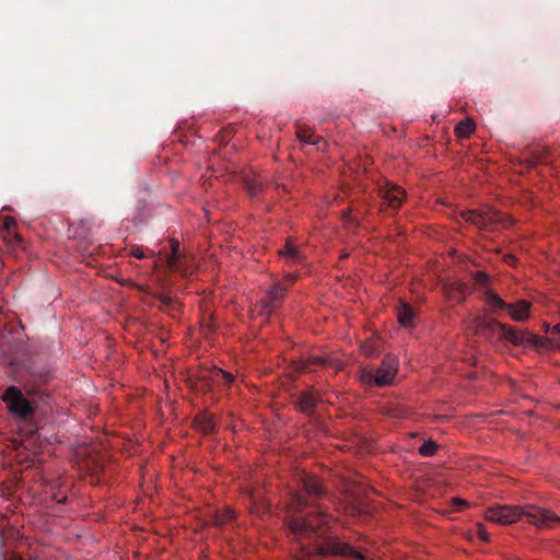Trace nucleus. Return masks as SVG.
I'll return each instance as SVG.
<instances>
[{
	"mask_svg": "<svg viewBox=\"0 0 560 560\" xmlns=\"http://www.w3.org/2000/svg\"><path fill=\"white\" fill-rule=\"evenodd\" d=\"M194 423L203 434H211L215 430V421L213 417L207 413L198 415L195 418Z\"/></svg>",
	"mask_w": 560,
	"mask_h": 560,
	"instance_id": "14",
	"label": "nucleus"
},
{
	"mask_svg": "<svg viewBox=\"0 0 560 560\" xmlns=\"http://www.w3.org/2000/svg\"><path fill=\"white\" fill-rule=\"evenodd\" d=\"M213 380L215 382H224L226 385H230L233 383L234 381V376L233 374L229 373V372H225L221 369H215V371L213 372Z\"/></svg>",
	"mask_w": 560,
	"mask_h": 560,
	"instance_id": "22",
	"label": "nucleus"
},
{
	"mask_svg": "<svg viewBox=\"0 0 560 560\" xmlns=\"http://www.w3.org/2000/svg\"><path fill=\"white\" fill-rule=\"evenodd\" d=\"M279 254L283 256L288 261L293 264H300L303 260L302 254L296 248V246L290 241H287L283 248L279 249Z\"/></svg>",
	"mask_w": 560,
	"mask_h": 560,
	"instance_id": "15",
	"label": "nucleus"
},
{
	"mask_svg": "<svg viewBox=\"0 0 560 560\" xmlns=\"http://www.w3.org/2000/svg\"><path fill=\"white\" fill-rule=\"evenodd\" d=\"M3 401L7 404L8 409L14 416L22 419H27L33 416L34 408L31 402L24 397L23 393L16 386H10L5 389Z\"/></svg>",
	"mask_w": 560,
	"mask_h": 560,
	"instance_id": "6",
	"label": "nucleus"
},
{
	"mask_svg": "<svg viewBox=\"0 0 560 560\" xmlns=\"http://www.w3.org/2000/svg\"><path fill=\"white\" fill-rule=\"evenodd\" d=\"M477 535L482 541H485V542L489 541V534L487 533V530L485 529V526L482 524H478Z\"/></svg>",
	"mask_w": 560,
	"mask_h": 560,
	"instance_id": "28",
	"label": "nucleus"
},
{
	"mask_svg": "<svg viewBox=\"0 0 560 560\" xmlns=\"http://www.w3.org/2000/svg\"><path fill=\"white\" fill-rule=\"evenodd\" d=\"M248 497H249V499H250L253 502H256V501H257V499H258V498H257V495H256L254 492H252V491H250V492H248Z\"/></svg>",
	"mask_w": 560,
	"mask_h": 560,
	"instance_id": "34",
	"label": "nucleus"
},
{
	"mask_svg": "<svg viewBox=\"0 0 560 560\" xmlns=\"http://www.w3.org/2000/svg\"><path fill=\"white\" fill-rule=\"evenodd\" d=\"M485 300L491 312L498 315H500L501 311H506L509 316L515 322H524L529 317L532 304L526 300L506 303L491 290L485 292Z\"/></svg>",
	"mask_w": 560,
	"mask_h": 560,
	"instance_id": "4",
	"label": "nucleus"
},
{
	"mask_svg": "<svg viewBox=\"0 0 560 560\" xmlns=\"http://www.w3.org/2000/svg\"><path fill=\"white\" fill-rule=\"evenodd\" d=\"M444 291L447 299L462 302L465 299L467 287L460 282H451L444 284Z\"/></svg>",
	"mask_w": 560,
	"mask_h": 560,
	"instance_id": "13",
	"label": "nucleus"
},
{
	"mask_svg": "<svg viewBox=\"0 0 560 560\" xmlns=\"http://www.w3.org/2000/svg\"><path fill=\"white\" fill-rule=\"evenodd\" d=\"M323 365V366H332L336 370L340 369L339 365L336 364L335 360L326 358V357H312L303 362H301L298 368L302 372H312L313 366Z\"/></svg>",
	"mask_w": 560,
	"mask_h": 560,
	"instance_id": "12",
	"label": "nucleus"
},
{
	"mask_svg": "<svg viewBox=\"0 0 560 560\" xmlns=\"http://www.w3.org/2000/svg\"><path fill=\"white\" fill-rule=\"evenodd\" d=\"M475 281L480 285H486L489 281V277L483 271H477L474 276Z\"/></svg>",
	"mask_w": 560,
	"mask_h": 560,
	"instance_id": "27",
	"label": "nucleus"
},
{
	"mask_svg": "<svg viewBox=\"0 0 560 560\" xmlns=\"http://www.w3.org/2000/svg\"><path fill=\"white\" fill-rule=\"evenodd\" d=\"M462 218L480 230L491 231L493 228L503 222V215L499 211L488 210H466L462 212Z\"/></svg>",
	"mask_w": 560,
	"mask_h": 560,
	"instance_id": "7",
	"label": "nucleus"
},
{
	"mask_svg": "<svg viewBox=\"0 0 560 560\" xmlns=\"http://www.w3.org/2000/svg\"><path fill=\"white\" fill-rule=\"evenodd\" d=\"M154 298L160 302V308L171 316H175V313L179 308V304L167 294H155Z\"/></svg>",
	"mask_w": 560,
	"mask_h": 560,
	"instance_id": "16",
	"label": "nucleus"
},
{
	"mask_svg": "<svg viewBox=\"0 0 560 560\" xmlns=\"http://www.w3.org/2000/svg\"><path fill=\"white\" fill-rule=\"evenodd\" d=\"M558 334H560V324H558L557 326H555L553 328Z\"/></svg>",
	"mask_w": 560,
	"mask_h": 560,
	"instance_id": "37",
	"label": "nucleus"
},
{
	"mask_svg": "<svg viewBox=\"0 0 560 560\" xmlns=\"http://www.w3.org/2000/svg\"><path fill=\"white\" fill-rule=\"evenodd\" d=\"M398 362L395 355L386 354L377 369H364L361 381L366 385L383 387L390 385L397 373Z\"/></svg>",
	"mask_w": 560,
	"mask_h": 560,
	"instance_id": "5",
	"label": "nucleus"
},
{
	"mask_svg": "<svg viewBox=\"0 0 560 560\" xmlns=\"http://www.w3.org/2000/svg\"><path fill=\"white\" fill-rule=\"evenodd\" d=\"M504 261L509 265H514L516 261V258L513 255H505Z\"/></svg>",
	"mask_w": 560,
	"mask_h": 560,
	"instance_id": "32",
	"label": "nucleus"
},
{
	"mask_svg": "<svg viewBox=\"0 0 560 560\" xmlns=\"http://www.w3.org/2000/svg\"><path fill=\"white\" fill-rule=\"evenodd\" d=\"M485 517L490 522L502 525H509L525 517L528 523L542 528H550L560 522V517L552 511L535 505H527L525 508L516 505H494L485 511Z\"/></svg>",
	"mask_w": 560,
	"mask_h": 560,
	"instance_id": "2",
	"label": "nucleus"
},
{
	"mask_svg": "<svg viewBox=\"0 0 560 560\" xmlns=\"http://www.w3.org/2000/svg\"><path fill=\"white\" fill-rule=\"evenodd\" d=\"M170 243H171V254L166 255V264L171 270L180 272V273H185V270L182 266L179 242L176 240H171Z\"/></svg>",
	"mask_w": 560,
	"mask_h": 560,
	"instance_id": "11",
	"label": "nucleus"
},
{
	"mask_svg": "<svg viewBox=\"0 0 560 560\" xmlns=\"http://www.w3.org/2000/svg\"><path fill=\"white\" fill-rule=\"evenodd\" d=\"M353 503L357 505V509H358L359 511H363V510H364V508H365V506H364V503H363L361 500H359V499H354Z\"/></svg>",
	"mask_w": 560,
	"mask_h": 560,
	"instance_id": "33",
	"label": "nucleus"
},
{
	"mask_svg": "<svg viewBox=\"0 0 560 560\" xmlns=\"http://www.w3.org/2000/svg\"><path fill=\"white\" fill-rule=\"evenodd\" d=\"M246 189L252 197H256L262 191L264 185L259 179L254 178L246 183Z\"/></svg>",
	"mask_w": 560,
	"mask_h": 560,
	"instance_id": "21",
	"label": "nucleus"
},
{
	"mask_svg": "<svg viewBox=\"0 0 560 560\" xmlns=\"http://www.w3.org/2000/svg\"><path fill=\"white\" fill-rule=\"evenodd\" d=\"M31 374H36L37 372L33 371V370H30L28 371Z\"/></svg>",
	"mask_w": 560,
	"mask_h": 560,
	"instance_id": "38",
	"label": "nucleus"
},
{
	"mask_svg": "<svg viewBox=\"0 0 560 560\" xmlns=\"http://www.w3.org/2000/svg\"><path fill=\"white\" fill-rule=\"evenodd\" d=\"M415 313L411 306L407 303H401L397 310V318L400 325L411 327L413 325Z\"/></svg>",
	"mask_w": 560,
	"mask_h": 560,
	"instance_id": "17",
	"label": "nucleus"
},
{
	"mask_svg": "<svg viewBox=\"0 0 560 560\" xmlns=\"http://www.w3.org/2000/svg\"><path fill=\"white\" fill-rule=\"evenodd\" d=\"M130 255L138 259H142L145 257L144 249L139 246L132 247L130 250Z\"/></svg>",
	"mask_w": 560,
	"mask_h": 560,
	"instance_id": "29",
	"label": "nucleus"
},
{
	"mask_svg": "<svg viewBox=\"0 0 560 560\" xmlns=\"http://www.w3.org/2000/svg\"><path fill=\"white\" fill-rule=\"evenodd\" d=\"M51 498L57 503H65L67 501V495L66 494L54 493Z\"/></svg>",
	"mask_w": 560,
	"mask_h": 560,
	"instance_id": "31",
	"label": "nucleus"
},
{
	"mask_svg": "<svg viewBox=\"0 0 560 560\" xmlns=\"http://www.w3.org/2000/svg\"><path fill=\"white\" fill-rule=\"evenodd\" d=\"M86 469L91 476H95L103 470V464L98 460H93L91 464L88 462Z\"/></svg>",
	"mask_w": 560,
	"mask_h": 560,
	"instance_id": "25",
	"label": "nucleus"
},
{
	"mask_svg": "<svg viewBox=\"0 0 560 560\" xmlns=\"http://www.w3.org/2000/svg\"><path fill=\"white\" fill-rule=\"evenodd\" d=\"M234 511L229 508H225L215 512L213 523L218 527H223L228 524H231L234 521Z\"/></svg>",
	"mask_w": 560,
	"mask_h": 560,
	"instance_id": "19",
	"label": "nucleus"
},
{
	"mask_svg": "<svg viewBox=\"0 0 560 560\" xmlns=\"http://www.w3.org/2000/svg\"><path fill=\"white\" fill-rule=\"evenodd\" d=\"M476 125L472 119L466 118L459 121L455 127V133L458 138H469L475 131Z\"/></svg>",
	"mask_w": 560,
	"mask_h": 560,
	"instance_id": "20",
	"label": "nucleus"
},
{
	"mask_svg": "<svg viewBox=\"0 0 560 560\" xmlns=\"http://www.w3.org/2000/svg\"><path fill=\"white\" fill-rule=\"evenodd\" d=\"M294 277L288 275L284 278L285 285L281 282H276L267 292L265 299L261 300V313L269 316L279 305L280 301L285 296L289 287L294 282Z\"/></svg>",
	"mask_w": 560,
	"mask_h": 560,
	"instance_id": "8",
	"label": "nucleus"
},
{
	"mask_svg": "<svg viewBox=\"0 0 560 560\" xmlns=\"http://www.w3.org/2000/svg\"><path fill=\"white\" fill-rule=\"evenodd\" d=\"M454 503L459 505V506H465L466 505V502L465 501H462L459 499H454Z\"/></svg>",
	"mask_w": 560,
	"mask_h": 560,
	"instance_id": "35",
	"label": "nucleus"
},
{
	"mask_svg": "<svg viewBox=\"0 0 560 560\" xmlns=\"http://www.w3.org/2000/svg\"><path fill=\"white\" fill-rule=\"evenodd\" d=\"M15 229H16V221L13 218L8 217V218H5V220H4L3 224H2L1 233L2 232L11 233Z\"/></svg>",
	"mask_w": 560,
	"mask_h": 560,
	"instance_id": "26",
	"label": "nucleus"
},
{
	"mask_svg": "<svg viewBox=\"0 0 560 560\" xmlns=\"http://www.w3.org/2000/svg\"><path fill=\"white\" fill-rule=\"evenodd\" d=\"M480 328L489 331L498 330L500 337L514 346L544 348L547 340L538 335L527 330H517L516 328L502 324L497 319L481 320Z\"/></svg>",
	"mask_w": 560,
	"mask_h": 560,
	"instance_id": "3",
	"label": "nucleus"
},
{
	"mask_svg": "<svg viewBox=\"0 0 560 560\" xmlns=\"http://www.w3.org/2000/svg\"><path fill=\"white\" fill-rule=\"evenodd\" d=\"M438 450V444L433 441H427L424 442L420 448H419V453L422 455V456H432L435 454Z\"/></svg>",
	"mask_w": 560,
	"mask_h": 560,
	"instance_id": "23",
	"label": "nucleus"
},
{
	"mask_svg": "<svg viewBox=\"0 0 560 560\" xmlns=\"http://www.w3.org/2000/svg\"><path fill=\"white\" fill-rule=\"evenodd\" d=\"M296 137L304 143L318 145L322 142L319 137L314 135V131L306 126H299L296 129Z\"/></svg>",
	"mask_w": 560,
	"mask_h": 560,
	"instance_id": "18",
	"label": "nucleus"
},
{
	"mask_svg": "<svg viewBox=\"0 0 560 560\" xmlns=\"http://www.w3.org/2000/svg\"><path fill=\"white\" fill-rule=\"evenodd\" d=\"M362 351L366 355L371 357V355L376 353L377 349H376V347L374 345L365 343V345L362 346Z\"/></svg>",
	"mask_w": 560,
	"mask_h": 560,
	"instance_id": "30",
	"label": "nucleus"
},
{
	"mask_svg": "<svg viewBox=\"0 0 560 560\" xmlns=\"http://www.w3.org/2000/svg\"><path fill=\"white\" fill-rule=\"evenodd\" d=\"M2 237L4 242H7L10 245H18L22 242L21 236L15 232V230L11 233L2 232Z\"/></svg>",
	"mask_w": 560,
	"mask_h": 560,
	"instance_id": "24",
	"label": "nucleus"
},
{
	"mask_svg": "<svg viewBox=\"0 0 560 560\" xmlns=\"http://www.w3.org/2000/svg\"><path fill=\"white\" fill-rule=\"evenodd\" d=\"M301 483L306 498L301 494L294 495L292 505L296 508L299 514L292 515L288 521L290 536L299 544L294 560H314V556L364 559L361 552L339 540L324 526L330 516L319 503L327 498L320 481L314 476L303 474Z\"/></svg>",
	"mask_w": 560,
	"mask_h": 560,
	"instance_id": "1",
	"label": "nucleus"
},
{
	"mask_svg": "<svg viewBox=\"0 0 560 560\" xmlns=\"http://www.w3.org/2000/svg\"><path fill=\"white\" fill-rule=\"evenodd\" d=\"M320 397L319 395L314 390H306V392H300L296 395L295 398V406L296 408L305 413V415H312L319 402Z\"/></svg>",
	"mask_w": 560,
	"mask_h": 560,
	"instance_id": "10",
	"label": "nucleus"
},
{
	"mask_svg": "<svg viewBox=\"0 0 560 560\" xmlns=\"http://www.w3.org/2000/svg\"><path fill=\"white\" fill-rule=\"evenodd\" d=\"M343 215H345V218H347V220H349V222L357 224L355 220L350 217L349 212L345 213Z\"/></svg>",
	"mask_w": 560,
	"mask_h": 560,
	"instance_id": "36",
	"label": "nucleus"
},
{
	"mask_svg": "<svg viewBox=\"0 0 560 560\" xmlns=\"http://www.w3.org/2000/svg\"><path fill=\"white\" fill-rule=\"evenodd\" d=\"M378 196L383 200V206L397 210L405 200L406 192L401 187L393 183H386L380 187Z\"/></svg>",
	"mask_w": 560,
	"mask_h": 560,
	"instance_id": "9",
	"label": "nucleus"
}]
</instances>
